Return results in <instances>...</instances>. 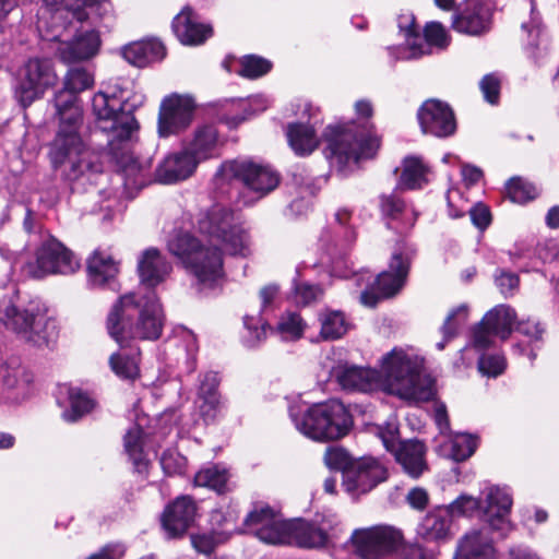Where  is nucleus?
Wrapping results in <instances>:
<instances>
[{
    "instance_id": "nucleus-1",
    "label": "nucleus",
    "mask_w": 559,
    "mask_h": 559,
    "mask_svg": "<svg viewBox=\"0 0 559 559\" xmlns=\"http://www.w3.org/2000/svg\"><path fill=\"white\" fill-rule=\"evenodd\" d=\"M424 359L412 348L395 347L381 359V370L338 364L331 376L343 390L371 392L377 389L411 402L429 401L433 380L423 373Z\"/></svg>"
},
{
    "instance_id": "nucleus-2",
    "label": "nucleus",
    "mask_w": 559,
    "mask_h": 559,
    "mask_svg": "<svg viewBox=\"0 0 559 559\" xmlns=\"http://www.w3.org/2000/svg\"><path fill=\"white\" fill-rule=\"evenodd\" d=\"M94 78L85 68L68 70L63 88L55 95L53 104L59 117V130L51 144L49 157L55 170L69 163L71 171L84 175L88 170L87 153L80 134L83 110L78 94L90 88Z\"/></svg>"
},
{
    "instance_id": "nucleus-3",
    "label": "nucleus",
    "mask_w": 559,
    "mask_h": 559,
    "mask_svg": "<svg viewBox=\"0 0 559 559\" xmlns=\"http://www.w3.org/2000/svg\"><path fill=\"white\" fill-rule=\"evenodd\" d=\"M164 324L165 313L155 290L136 289L122 295L107 319L108 333L120 346L136 340L156 341Z\"/></svg>"
},
{
    "instance_id": "nucleus-4",
    "label": "nucleus",
    "mask_w": 559,
    "mask_h": 559,
    "mask_svg": "<svg viewBox=\"0 0 559 559\" xmlns=\"http://www.w3.org/2000/svg\"><path fill=\"white\" fill-rule=\"evenodd\" d=\"M0 324L17 340L37 348H49L58 336L56 324L39 299L27 302L11 298L1 300Z\"/></svg>"
},
{
    "instance_id": "nucleus-5",
    "label": "nucleus",
    "mask_w": 559,
    "mask_h": 559,
    "mask_svg": "<svg viewBox=\"0 0 559 559\" xmlns=\"http://www.w3.org/2000/svg\"><path fill=\"white\" fill-rule=\"evenodd\" d=\"M167 249L195 278L200 289L213 288L223 281L224 259L218 246L203 243L189 231L176 230L167 240Z\"/></svg>"
},
{
    "instance_id": "nucleus-6",
    "label": "nucleus",
    "mask_w": 559,
    "mask_h": 559,
    "mask_svg": "<svg viewBox=\"0 0 559 559\" xmlns=\"http://www.w3.org/2000/svg\"><path fill=\"white\" fill-rule=\"evenodd\" d=\"M513 504L512 491L508 486L484 481L477 497L461 493L452 501L454 511L463 518L479 519L484 525L504 538L512 531L510 513Z\"/></svg>"
},
{
    "instance_id": "nucleus-7",
    "label": "nucleus",
    "mask_w": 559,
    "mask_h": 559,
    "mask_svg": "<svg viewBox=\"0 0 559 559\" xmlns=\"http://www.w3.org/2000/svg\"><path fill=\"white\" fill-rule=\"evenodd\" d=\"M289 417L300 433L316 441L341 439L353 426L348 409L336 399L310 406L292 405Z\"/></svg>"
},
{
    "instance_id": "nucleus-8",
    "label": "nucleus",
    "mask_w": 559,
    "mask_h": 559,
    "mask_svg": "<svg viewBox=\"0 0 559 559\" xmlns=\"http://www.w3.org/2000/svg\"><path fill=\"white\" fill-rule=\"evenodd\" d=\"M323 138L326 142L324 155L336 171H343L361 159L372 158L380 147L377 135L366 130H356L354 123L329 126Z\"/></svg>"
},
{
    "instance_id": "nucleus-9",
    "label": "nucleus",
    "mask_w": 559,
    "mask_h": 559,
    "mask_svg": "<svg viewBox=\"0 0 559 559\" xmlns=\"http://www.w3.org/2000/svg\"><path fill=\"white\" fill-rule=\"evenodd\" d=\"M124 88L108 86L106 91H100L93 96L92 110L104 132L112 134L114 140L123 141L131 136L136 129V121L131 111L142 104L143 97H134L130 103Z\"/></svg>"
},
{
    "instance_id": "nucleus-10",
    "label": "nucleus",
    "mask_w": 559,
    "mask_h": 559,
    "mask_svg": "<svg viewBox=\"0 0 559 559\" xmlns=\"http://www.w3.org/2000/svg\"><path fill=\"white\" fill-rule=\"evenodd\" d=\"M200 234L218 241L231 255L247 257L251 252V237L240 217L223 204H213L198 215Z\"/></svg>"
},
{
    "instance_id": "nucleus-11",
    "label": "nucleus",
    "mask_w": 559,
    "mask_h": 559,
    "mask_svg": "<svg viewBox=\"0 0 559 559\" xmlns=\"http://www.w3.org/2000/svg\"><path fill=\"white\" fill-rule=\"evenodd\" d=\"M409 265L408 254L397 249L392 253L388 270L377 277H373L369 271L355 273L352 281L358 289H361L360 302L372 308L381 298H390L399 294L405 285Z\"/></svg>"
},
{
    "instance_id": "nucleus-12",
    "label": "nucleus",
    "mask_w": 559,
    "mask_h": 559,
    "mask_svg": "<svg viewBox=\"0 0 559 559\" xmlns=\"http://www.w3.org/2000/svg\"><path fill=\"white\" fill-rule=\"evenodd\" d=\"M399 27L404 33L406 43L404 46L389 48L395 60L417 59L430 55L432 46L443 49L449 45L448 33L439 22L426 25L424 38L416 33L414 17L411 15L401 16Z\"/></svg>"
},
{
    "instance_id": "nucleus-13",
    "label": "nucleus",
    "mask_w": 559,
    "mask_h": 559,
    "mask_svg": "<svg viewBox=\"0 0 559 559\" xmlns=\"http://www.w3.org/2000/svg\"><path fill=\"white\" fill-rule=\"evenodd\" d=\"M84 22L70 20L66 23L63 31H73L70 37L63 33H58L51 39L57 41L55 53L63 63H74L86 61L94 58L102 45L98 31L95 28H82Z\"/></svg>"
},
{
    "instance_id": "nucleus-14",
    "label": "nucleus",
    "mask_w": 559,
    "mask_h": 559,
    "mask_svg": "<svg viewBox=\"0 0 559 559\" xmlns=\"http://www.w3.org/2000/svg\"><path fill=\"white\" fill-rule=\"evenodd\" d=\"M80 265V260L71 250L48 235L36 251L35 262L25 265V272L32 277L41 278L50 274H73Z\"/></svg>"
},
{
    "instance_id": "nucleus-15",
    "label": "nucleus",
    "mask_w": 559,
    "mask_h": 559,
    "mask_svg": "<svg viewBox=\"0 0 559 559\" xmlns=\"http://www.w3.org/2000/svg\"><path fill=\"white\" fill-rule=\"evenodd\" d=\"M352 542L361 559H383L395 552L403 542L402 533L388 525L356 530Z\"/></svg>"
},
{
    "instance_id": "nucleus-16",
    "label": "nucleus",
    "mask_w": 559,
    "mask_h": 559,
    "mask_svg": "<svg viewBox=\"0 0 559 559\" xmlns=\"http://www.w3.org/2000/svg\"><path fill=\"white\" fill-rule=\"evenodd\" d=\"M246 531L270 545H285L288 539L290 521L269 506H255L246 516Z\"/></svg>"
},
{
    "instance_id": "nucleus-17",
    "label": "nucleus",
    "mask_w": 559,
    "mask_h": 559,
    "mask_svg": "<svg viewBox=\"0 0 559 559\" xmlns=\"http://www.w3.org/2000/svg\"><path fill=\"white\" fill-rule=\"evenodd\" d=\"M518 322L516 312L508 305H498L489 310L474 328L472 335L473 348H486L495 343V336L507 340Z\"/></svg>"
},
{
    "instance_id": "nucleus-18",
    "label": "nucleus",
    "mask_w": 559,
    "mask_h": 559,
    "mask_svg": "<svg viewBox=\"0 0 559 559\" xmlns=\"http://www.w3.org/2000/svg\"><path fill=\"white\" fill-rule=\"evenodd\" d=\"M43 2L45 8L41 10V16L46 12L50 13L51 27L55 31L66 28V23L70 20L86 22L91 12L103 15L110 8L108 0H43Z\"/></svg>"
},
{
    "instance_id": "nucleus-19",
    "label": "nucleus",
    "mask_w": 559,
    "mask_h": 559,
    "mask_svg": "<svg viewBox=\"0 0 559 559\" xmlns=\"http://www.w3.org/2000/svg\"><path fill=\"white\" fill-rule=\"evenodd\" d=\"M388 477L385 466L372 456L356 459L352 467L345 472L343 489L353 498L371 491Z\"/></svg>"
},
{
    "instance_id": "nucleus-20",
    "label": "nucleus",
    "mask_w": 559,
    "mask_h": 559,
    "mask_svg": "<svg viewBox=\"0 0 559 559\" xmlns=\"http://www.w3.org/2000/svg\"><path fill=\"white\" fill-rule=\"evenodd\" d=\"M195 104L192 97L171 95L166 97L159 108L157 131L167 138L185 131L192 122Z\"/></svg>"
},
{
    "instance_id": "nucleus-21",
    "label": "nucleus",
    "mask_w": 559,
    "mask_h": 559,
    "mask_svg": "<svg viewBox=\"0 0 559 559\" xmlns=\"http://www.w3.org/2000/svg\"><path fill=\"white\" fill-rule=\"evenodd\" d=\"M0 404L20 405L33 394V374L21 364L11 361L0 369Z\"/></svg>"
},
{
    "instance_id": "nucleus-22",
    "label": "nucleus",
    "mask_w": 559,
    "mask_h": 559,
    "mask_svg": "<svg viewBox=\"0 0 559 559\" xmlns=\"http://www.w3.org/2000/svg\"><path fill=\"white\" fill-rule=\"evenodd\" d=\"M453 518H463V515L454 511L452 502L433 508L418 523L417 538L437 545L449 542L453 536Z\"/></svg>"
},
{
    "instance_id": "nucleus-23",
    "label": "nucleus",
    "mask_w": 559,
    "mask_h": 559,
    "mask_svg": "<svg viewBox=\"0 0 559 559\" xmlns=\"http://www.w3.org/2000/svg\"><path fill=\"white\" fill-rule=\"evenodd\" d=\"M421 131L437 138H447L456 130V121L450 106L438 99L426 100L417 112Z\"/></svg>"
},
{
    "instance_id": "nucleus-24",
    "label": "nucleus",
    "mask_w": 559,
    "mask_h": 559,
    "mask_svg": "<svg viewBox=\"0 0 559 559\" xmlns=\"http://www.w3.org/2000/svg\"><path fill=\"white\" fill-rule=\"evenodd\" d=\"M493 533L488 526L468 528L456 543L453 559H498Z\"/></svg>"
},
{
    "instance_id": "nucleus-25",
    "label": "nucleus",
    "mask_w": 559,
    "mask_h": 559,
    "mask_svg": "<svg viewBox=\"0 0 559 559\" xmlns=\"http://www.w3.org/2000/svg\"><path fill=\"white\" fill-rule=\"evenodd\" d=\"M326 177H289L286 185L297 197L285 207L284 217L288 221L305 218L312 210L310 198L326 185Z\"/></svg>"
},
{
    "instance_id": "nucleus-26",
    "label": "nucleus",
    "mask_w": 559,
    "mask_h": 559,
    "mask_svg": "<svg viewBox=\"0 0 559 559\" xmlns=\"http://www.w3.org/2000/svg\"><path fill=\"white\" fill-rule=\"evenodd\" d=\"M173 271L171 263L156 248H147L138 258V274L143 292L154 290Z\"/></svg>"
},
{
    "instance_id": "nucleus-27",
    "label": "nucleus",
    "mask_w": 559,
    "mask_h": 559,
    "mask_svg": "<svg viewBox=\"0 0 559 559\" xmlns=\"http://www.w3.org/2000/svg\"><path fill=\"white\" fill-rule=\"evenodd\" d=\"M195 512V503L188 496H181L167 506L162 516V526L167 537L181 536L193 522Z\"/></svg>"
},
{
    "instance_id": "nucleus-28",
    "label": "nucleus",
    "mask_w": 559,
    "mask_h": 559,
    "mask_svg": "<svg viewBox=\"0 0 559 559\" xmlns=\"http://www.w3.org/2000/svg\"><path fill=\"white\" fill-rule=\"evenodd\" d=\"M119 263L104 250H95L87 259V281L94 288H118Z\"/></svg>"
},
{
    "instance_id": "nucleus-29",
    "label": "nucleus",
    "mask_w": 559,
    "mask_h": 559,
    "mask_svg": "<svg viewBox=\"0 0 559 559\" xmlns=\"http://www.w3.org/2000/svg\"><path fill=\"white\" fill-rule=\"evenodd\" d=\"M108 181V186L111 193L106 197V200L110 201L115 199L117 203L121 200H131L138 195V193L146 186L152 183L170 186L178 183L183 177H102Z\"/></svg>"
},
{
    "instance_id": "nucleus-30",
    "label": "nucleus",
    "mask_w": 559,
    "mask_h": 559,
    "mask_svg": "<svg viewBox=\"0 0 559 559\" xmlns=\"http://www.w3.org/2000/svg\"><path fill=\"white\" fill-rule=\"evenodd\" d=\"M173 29L183 45L190 46L201 45L212 35V27L201 23L199 16L188 5L174 17Z\"/></svg>"
},
{
    "instance_id": "nucleus-31",
    "label": "nucleus",
    "mask_w": 559,
    "mask_h": 559,
    "mask_svg": "<svg viewBox=\"0 0 559 559\" xmlns=\"http://www.w3.org/2000/svg\"><path fill=\"white\" fill-rule=\"evenodd\" d=\"M492 7L489 2H478L472 9H466L453 19L455 31L467 35H481L491 26Z\"/></svg>"
},
{
    "instance_id": "nucleus-32",
    "label": "nucleus",
    "mask_w": 559,
    "mask_h": 559,
    "mask_svg": "<svg viewBox=\"0 0 559 559\" xmlns=\"http://www.w3.org/2000/svg\"><path fill=\"white\" fill-rule=\"evenodd\" d=\"M285 545H294L300 548H321L329 543L328 533L323 527L304 520H292Z\"/></svg>"
},
{
    "instance_id": "nucleus-33",
    "label": "nucleus",
    "mask_w": 559,
    "mask_h": 559,
    "mask_svg": "<svg viewBox=\"0 0 559 559\" xmlns=\"http://www.w3.org/2000/svg\"><path fill=\"white\" fill-rule=\"evenodd\" d=\"M392 453L404 472L413 478H418L427 469L426 448L418 440L403 441Z\"/></svg>"
},
{
    "instance_id": "nucleus-34",
    "label": "nucleus",
    "mask_w": 559,
    "mask_h": 559,
    "mask_svg": "<svg viewBox=\"0 0 559 559\" xmlns=\"http://www.w3.org/2000/svg\"><path fill=\"white\" fill-rule=\"evenodd\" d=\"M318 322L320 325L319 333L317 335H309V340L312 343L338 340L349 329L345 314L340 310L322 309L318 313Z\"/></svg>"
},
{
    "instance_id": "nucleus-35",
    "label": "nucleus",
    "mask_w": 559,
    "mask_h": 559,
    "mask_svg": "<svg viewBox=\"0 0 559 559\" xmlns=\"http://www.w3.org/2000/svg\"><path fill=\"white\" fill-rule=\"evenodd\" d=\"M60 394L67 396L69 407L62 413V418L68 423H75L90 414L97 405L94 397L79 386L62 385Z\"/></svg>"
},
{
    "instance_id": "nucleus-36",
    "label": "nucleus",
    "mask_w": 559,
    "mask_h": 559,
    "mask_svg": "<svg viewBox=\"0 0 559 559\" xmlns=\"http://www.w3.org/2000/svg\"><path fill=\"white\" fill-rule=\"evenodd\" d=\"M165 56V47L157 39L132 43L122 49V57L130 64L145 67L151 62L162 60Z\"/></svg>"
},
{
    "instance_id": "nucleus-37",
    "label": "nucleus",
    "mask_w": 559,
    "mask_h": 559,
    "mask_svg": "<svg viewBox=\"0 0 559 559\" xmlns=\"http://www.w3.org/2000/svg\"><path fill=\"white\" fill-rule=\"evenodd\" d=\"M286 135L289 146L299 156L311 154L319 145L316 122H294L287 126Z\"/></svg>"
},
{
    "instance_id": "nucleus-38",
    "label": "nucleus",
    "mask_w": 559,
    "mask_h": 559,
    "mask_svg": "<svg viewBox=\"0 0 559 559\" xmlns=\"http://www.w3.org/2000/svg\"><path fill=\"white\" fill-rule=\"evenodd\" d=\"M515 330L524 337L523 341L513 346V350L519 355H526L532 361L536 357V350L543 343L544 326L534 320H520L516 322Z\"/></svg>"
},
{
    "instance_id": "nucleus-39",
    "label": "nucleus",
    "mask_w": 559,
    "mask_h": 559,
    "mask_svg": "<svg viewBox=\"0 0 559 559\" xmlns=\"http://www.w3.org/2000/svg\"><path fill=\"white\" fill-rule=\"evenodd\" d=\"M201 159L188 147L169 153L158 164L156 175H193Z\"/></svg>"
},
{
    "instance_id": "nucleus-40",
    "label": "nucleus",
    "mask_w": 559,
    "mask_h": 559,
    "mask_svg": "<svg viewBox=\"0 0 559 559\" xmlns=\"http://www.w3.org/2000/svg\"><path fill=\"white\" fill-rule=\"evenodd\" d=\"M215 175H276V170L261 159L240 156L222 163Z\"/></svg>"
},
{
    "instance_id": "nucleus-41",
    "label": "nucleus",
    "mask_w": 559,
    "mask_h": 559,
    "mask_svg": "<svg viewBox=\"0 0 559 559\" xmlns=\"http://www.w3.org/2000/svg\"><path fill=\"white\" fill-rule=\"evenodd\" d=\"M129 344L120 346V349L109 357V366L112 372L122 380H134L140 374L139 356L140 350H127Z\"/></svg>"
},
{
    "instance_id": "nucleus-42",
    "label": "nucleus",
    "mask_w": 559,
    "mask_h": 559,
    "mask_svg": "<svg viewBox=\"0 0 559 559\" xmlns=\"http://www.w3.org/2000/svg\"><path fill=\"white\" fill-rule=\"evenodd\" d=\"M146 433L140 425H133L123 437L124 451L139 473L146 471L148 461L144 451Z\"/></svg>"
},
{
    "instance_id": "nucleus-43",
    "label": "nucleus",
    "mask_w": 559,
    "mask_h": 559,
    "mask_svg": "<svg viewBox=\"0 0 559 559\" xmlns=\"http://www.w3.org/2000/svg\"><path fill=\"white\" fill-rule=\"evenodd\" d=\"M218 146V132L213 124L199 126L194 132L192 140L188 144V148L195 154L201 162L211 158Z\"/></svg>"
},
{
    "instance_id": "nucleus-44",
    "label": "nucleus",
    "mask_w": 559,
    "mask_h": 559,
    "mask_svg": "<svg viewBox=\"0 0 559 559\" xmlns=\"http://www.w3.org/2000/svg\"><path fill=\"white\" fill-rule=\"evenodd\" d=\"M20 70L24 74H29L33 84L44 93L53 86L58 79L49 59H29Z\"/></svg>"
},
{
    "instance_id": "nucleus-45",
    "label": "nucleus",
    "mask_w": 559,
    "mask_h": 559,
    "mask_svg": "<svg viewBox=\"0 0 559 559\" xmlns=\"http://www.w3.org/2000/svg\"><path fill=\"white\" fill-rule=\"evenodd\" d=\"M234 185L242 187L245 203L263 198L273 191L278 185V177H231Z\"/></svg>"
},
{
    "instance_id": "nucleus-46",
    "label": "nucleus",
    "mask_w": 559,
    "mask_h": 559,
    "mask_svg": "<svg viewBox=\"0 0 559 559\" xmlns=\"http://www.w3.org/2000/svg\"><path fill=\"white\" fill-rule=\"evenodd\" d=\"M478 354V371L488 378H497L502 374L507 368V359L503 353L493 344L486 348H474Z\"/></svg>"
},
{
    "instance_id": "nucleus-47",
    "label": "nucleus",
    "mask_w": 559,
    "mask_h": 559,
    "mask_svg": "<svg viewBox=\"0 0 559 559\" xmlns=\"http://www.w3.org/2000/svg\"><path fill=\"white\" fill-rule=\"evenodd\" d=\"M243 329L242 342L250 348L260 345L266 338L267 331L272 330L263 313L255 310L245 314Z\"/></svg>"
},
{
    "instance_id": "nucleus-48",
    "label": "nucleus",
    "mask_w": 559,
    "mask_h": 559,
    "mask_svg": "<svg viewBox=\"0 0 559 559\" xmlns=\"http://www.w3.org/2000/svg\"><path fill=\"white\" fill-rule=\"evenodd\" d=\"M468 319V306L463 304L453 308L447 316L440 332L442 340L436 344L438 350L445 348L447 344L457 336L460 330L466 324Z\"/></svg>"
},
{
    "instance_id": "nucleus-49",
    "label": "nucleus",
    "mask_w": 559,
    "mask_h": 559,
    "mask_svg": "<svg viewBox=\"0 0 559 559\" xmlns=\"http://www.w3.org/2000/svg\"><path fill=\"white\" fill-rule=\"evenodd\" d=\"M306 329L307 323L298 312L287 311L280 317L272 331L283 341H297L304 336Z\"/></svg>"
},
{
    "instance_id": "nucleus-50",
    "label": "nucleus",
    "mask_w": 559,
    "mask_h": 559,
    "mask_svg": "<svg viewBox=\"0 0 559 559\" xmlns=\"http://www.w3.org/2000/svg\"><path fill=\"white\" fill-rule=\"evenodd\" d=\"M229 472L222 465H209L202 467L194 476V485L205 487L216 492L226 489Z\"/></svg>"
},
{
    "instance_id": "nucleus-51",
    "label": "nucleus",
    "mask_w": 559,
    "mask_h": 559,
    "mask_svg": "<svg viewBox=\"0 0 559 559\" xmlns=\"http://www.w3.org/2000/svg\"><path fill=\"white\" fill-rule=\"evenodd\" d=\"M449 449L444 454L456 462H462L472 456L477 448V438L468 433H456L449 439Z\"/></svg>"
},
{
    "instance_id": "nucleus-52",
    "label": "nucleus",
    "mask_w": 559,
    "mask_h": 559,
    "mask_svg": "<svg viewBox=\"0 0 559 559\" xmlns=\"http://www.w3.org/2000/svg\"><path fill=\"white\" fill-rule=\"evenodd\" d=\"M509 199L514 203H525L539 194V188L525 177H511L506 183Z\"/></svg>"
},
{
    "instance_id": "nucleus-53",
    "label": "nucleus",
    "mask_w": 559,
    "mask_h": 559,
    "mask_svg": "<svg viewBox=\"0 0 559 559\" xmlns=\"http://www.w3.org/2000/svg\"><path fill=\"white\" fill-rule=\"evenodd\" d=\"M13 93L14 98L24 108L31 106L45 94L36 86V84H33L29 74H24L21 70L15 79Z\"/></svg>"
},
{
    "instance_id": "nucleus-54",
    "label": "nucleus",
    "mask_w": 559,
    "mask_h": 559,
    "mask_svg": "<svg viewBox=\"0 0 559 559\" xmlns=\"http://www.w3.org/2000/svg\"><path fill=\"white\" fill-rule=\"evenodd\" d=\"M198 413L205 425L215 424L226 408V401L223 396L195 397Z\"/></svg>"
},
{
    "instance_id": "nucleus-55",
    "label": "nucleus",
    "mask_w": 559,
    "mask_h": 559,
    "mask_svg": "<svg viewBox=\"0 0 559 559\" xmlns=\"http://www.w3.org/2000/svg\"><path fill=\"white\" fill-rule=\"evenodd\" d=\"M272 68V63L262 57L249 55L239 60V68L236 72L248 79H258L266 74Z\"/></svg>"
},
{
    "instance_id": "nucleus-56",
    "label": "nucleus",
    "mask_w": 559,
    "mask_h": 559,
    "mask_svg": "<svg viewBox=\"0 0 559 559\" xmlns=\"http://www.w3.org/2000/svg\"><path fill=\"white\" fill-rule=\"evenodd\" d=\"M356 461V459L352 457L349 453L340 447H329L324 454L325 464L336 471H341L343 478L345 477V472L352 467V464Z\"/></svg>"
},
{
    "instance_id": "nucleus-57",
    "label": "nucleus",
    "mask_w": 559,
    "mask_h": 559,
    "mask_svg": "<svg viewBox=\"0 0 559 559\" xmlns=\"http://www.w3.org/2000/svg\"><path fill=\"white\" fill-rule=\"evenodd\" d=\"M160 466L168 476L182 475L187 468V459L175 449H167L160 457Z\"/></svg>"
},
{
    "instance_id": "nucleus-58",
    "label": "nucleus",
    "mask_w": 559,
    "mask_h": 559,
    "mask_svg": "<svg viewBox=\"0 0 559 559\" xmlns=\"http://www.w3.org/2000/svg\"><path fill=\"white\" fill-rule=\"evenodd\" d=\"M221 378L216 371H205L199 374L197 397L222 396L219 392Z\"/></svg>"
},
{
    "instance_id": "nucleus-59",
    "label": "nucleus",
    "mask_w": 559,
    "mask_h": 559,
    "mask_svg": "<svg viewBox=\"0 0 559 559\" xmlns=\"http://www.w3.org/2000/svg\"><path fill=\"white\" fill-rule=\"evenodd\" d=\"M449 214L453 218L461 217L466 211L468 198L457 187L449 188L447 192Z\"/></svg>"
},
{
    "instance_id": "nucleus-60",
    "label": "nucleus",
    "mask_w": 559,
    "mask_h": 559,
    "mask_svg": "<svg viewBox=\"0 0 559 559\" xmlns=\"http://www.w3.org/2000/svg\"><path fill=\"white\" fill-rule=\"evenodd\" d=\"M378 436L381 439L384 448L392 452L403 441L399 440V428L394 417L390 418L384 426L378 428Z\"/></svg>"
},
{
    "instance_id": "nucleus-61",
    "label": "nucleus",
    "mask_w": 559,
    "mask_h": 559,
    "mask_svg": "<svg viewBox=\"0 0 559 559\" xmlns=\"http://www.w3.org/2000/svg\"><path fill=\"white\" fill-rule=\"evenodd\" d=\"M323 290L318 285L307 283L295 286V301L302 306H308L322 298Z\"/></svg>"
},
{
    "instance_id": "nucleus-62",
    "label": "nucleus",
    "mask_w": 559,
    "mask_h": 559,
    "mask_svg": "<svg viewBox=\"0 0 559 559\" xmlns=\"http://www.w3.org/2000/svg\"><path fill=\"white\" fill-rule=\"evenodd\" d=\"M522 29L526 31L528 33V37L532 39L530 40L528 45L538 48L539 46H544L546 48V39L544 38L545 35L543 34L540 22L538 17L534 14L532 11L531 22L530 23H523Z\"/></svg>"
},
{
    "instance_id": "nucleus-63",
    "label": "nucleus",
    "mask_w": 559,
    "mask_h": 559,
    "mask_svg": "<svg viewBox=\"0 0 559 559\" xmlns=\"http://www.w3.org/2000/svg\"><path fill=\"white\" fill-rule=\"evenodd\" d=\"M402 175H426L431 171V167L420 156H406L402 163Z\"/></svg>"
},
{
    "instance_id": "nucleus-64",
    "label": "nucleus",
    "mask_w": 559,
    "mask_h": 559,
    "mask_svg": "<svg viewBox=\"0 0 559 559\" xmlns=\"http://www.w3.org/2000/svg\"><path fill=\"white\" fill-rule=\"evenodd\" d=\"M484 98L490 104H497L500 92V81L492 74L485 75L480 81Z\"/></svg>"
}]
</instances>
